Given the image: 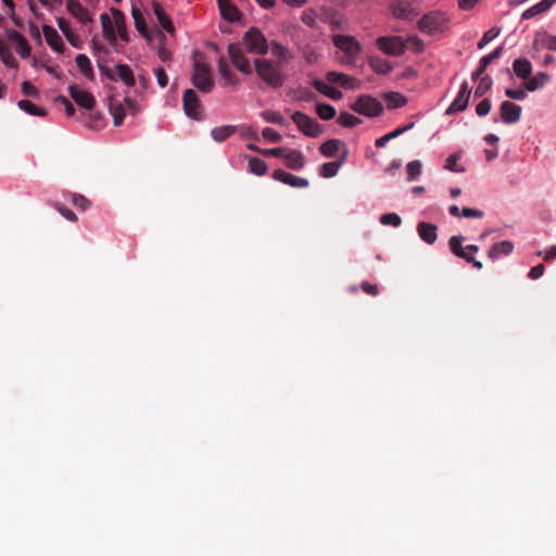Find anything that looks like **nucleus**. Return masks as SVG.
I'll list each match as a JSON object with an SVG mask.
<instances>
[{
    "label": "nucleus",
    "instance_id": "nucleus-53",
    "mask_svg": "<svg viewBox=\"0 0 556 556\" xmlns=\"http://www.w3.org/2000/svg\"><path fill=\"white\" fill-rule=\"evenodd\" d=\"M501 33L500 28H491L486 30L480 41L478 42V49H483L488 43H490L492 40H494Z\"/></svg>",
    "mask_w": 556,
    "mask_h": 556
},
{
    "label": "nucleus",
    "instance_id": "nucleus-18",
    "mask_svg": "<svg viewBox=\"0 0 556 556\" xmlns=\"http://www.w3.org/2000/svg\"><path fill=\"white\" fill-rule=\"evenodd\" d=\"M273 178L293 188H306L309 185L306 178L294 176L282 169L274 170Z\"/></svg>",
    "mask_w": 556,
    "mask_h": 556
},
{
    "label": "nucleus",
    "instance_id": "nucleus-47",
    "mask_svg": "<svg viewBox=\"0 0 556 556\" xmlns=\"http://www.w3.org/2000/svg\"><path fill=\"white\" fill-rule=\"evenodd\" d=\"M460 157L462 155L459 153L451 154L445 161L444 168L453 173H464L465 168L457 165V162L460 160Z\"/></svg>",
    "mask_w": 556,
    "mask_h": 556
},
{
    "label": "nucleus",
    "instance_id": "nucleus-31",
    "mask_svg": "<svg viewBox=\"0 0 556 556\" xmlns=\"http://www.w3.org/2000/svg\"><path fill=\"white\" fill-rule=\"evenodd\" d=\"M218 73L225 80L226 85L237 86L239 84L238 77L230 71V67L224 56H220L217 62Z\"/></svg>",
    "mask_w": 556,
    "mask_h": 556
},
{
    "label": "nucleus",
    "instance_id": "nucleus-11",
    "mask_svg": "<svg viewBox=\"0 0 556 556\" xmlns=\"http://www.w3.org/2000/svg\"><path fill=\"white\" fill-rule=\"evenodd\" d=\"M471 89L466 80L460 84L459 91L456 98L453 100L451 105L446 109L445 114L452 115L458 112H463L467 109Z\"/></svg>",
    "mask_w": 556,
    "mask_h": 556
},
{
    "label": "nucleus",
    "instance_id": "nucleus-45",
    "mask_svg": "<svg viewBox=\"0 0 556 556\" xmlns=\"http://www.w3.org/2000/svg\"><path fill=\"white\" fill-rule=\"evenodd\" d=\"M17 105L21 110L25 111L29 115H34V116H45L46 115V111L42 108L35 105L29 100H20L17 102Z\"/></svg>",
    "mask_w": 556,
    "mask_h": 556
},
{
    "label": "nucleus",
    "instance_id": "nucleus-12",
    "mask_svg": "<svg viewBox=\"0 0 556 556\" xmlns=\"http://www.w3.org/2000/svg\"><path fill=\"white\" fill-rule=\"evenodd\" d=\"M395 18L410 21L418 14V9L412 0H397L391 5Z\"/></svg>",
    "mask_w": 556,
    "mask_h": 556
},
{
    "label": "nucleus",
    "instance_id": "nucleus-21",
    "mask_svg": "<svg viewBox=\"0 0 556 556\" xmlns=\"http://www.w3.org/2000/svg\"><path fill=\"white\" fill-rule=\"evenodd\" d=\"M42 31L46 38L47 43L55 51L62 53L65 49L64 42L58 31L49 26L43 25Z\"/></svg>",
    "mask_w": 556,
    "mask_h": 556
},
{
    "label": "nucleus",
    "instance_id": "nucleus-26",
    "mask_svg": "<svg viewBox=\"0 0 556 556\" xmlns=\"http://www.w3.org/2000/svg\"><path fill=\"white\" fill-rule=\"evenodd\" d=\"M67 10L68 12L75 16L79 22L83 24L90 23L91 16L87 9H85L78 1L76 0H68L67 1Z\"/></svg>",
    "mask_w": 556,
    "mask_h": 556
},
{
    "label": "nucleus",
    "instance_id": "nucleus-56",
    "mask_svg": "<svg viewBox=\"0 0 556 556\" xmlns=\"http://www.w3.org/2000/svg\"><path fill=\"white\" fill-rule=\"evenodd\" d=\"M73 205H75L76 207L85 211L87 208H89L91 202L85 198L84 195L81 194H78V193H73L72 194V199H71Z\"/></svg>",
    "mask_w": 556,
    "mask_h": 556
},
{
    "label": "nucleus",
    "instance_id": "nucleus-19",
    "mask_svg": "<svg viewBox=\"0 0 556 556\" xmlns=\"http://www.w3.org/2000/svg\"><path fill=\"white\" fill-rule=\"evenodd\" d=\"M8 39L15 45L16 52L26 59L30 55V46L26 38L15 29H7Z\"/></svg>",
    "mask_w": 556,
    "mask_h": 556
},
{
    "label": "nucleus",
    "instance_id": "nucleus-15",
    "mask_svg": "<svg viewBox=\"0 0 556 556\" xmlns=\"http://www.w3.org/2000/svg\"><path fill=\"white\" fill-rule=\"evenodd\" d=\"M70 94L77 105L80 108L91 111L96 105L94 97L86 91L78 88L77 85H71L68 87Z\"/></svg>",
    "mask_w": 556,
    "mask_h": 556
},
{
    "label": "nucleus",
    "instance_id": "nucleus-28",
    "mask_svg": "<svg viewBox=\"0 0 556 556\" xmlns=\"http://www.w3.org/2000/svg\"><path fill=\"white\" fill-rule=\"evenodd\" d=\"M153 12L162 26L164 30H166L168 34L174 35L175 34V27L170 20V17L165 13L162 5L157 2H153Z\"/></svg>",
    "mask_w": 556,
    "mask_h": 556
},
{
    "label": "nucleus",
    "instance_id": "nucleus-30",
    "mask_svg": "<svg viewBox=\"0 0 556 556\" xmlns=\"http://www.w3.org/2000/svg\"><path fill=\"white\" fill-rule=\"evenodd\" d=\"M533 48L556 51V36L547 33L538 34L533 40Z\"/></svg>",
    "mask_w": 556,
    "mask_h": 556
},
{
    "label": "nucleus",
    "instance_id": "nucleus-60",
    "mask_svg": "<svg viewBox=\"0 0 556 556\" xmlns=\"http://www.w3.org/2000/svg\"><path fill=\"white\" fill-rule=\"evenodd\" d=\"M154 74L157 79V84L161 88H165L168 85V77L165 70L162 66H159L154 70Z\"/></svg>",
    "mask_w": 556,
    "mask_h": 556
},
{
    "label": "nucleus",
    "instance_id": "nucleus-64",
    "mask_svg": "<svg viewBox=\"0 0 556 556\" xmlns=\"http://www.w3.org/2000/svg\"><path fill=\"white\" fill-rule=\"evenodd\" d=\"M55 208L58 210V212L64 217L66 218L67 220L72 222V223H75L77 222V216L74 212H72L70 208L63 206V205H60L58 204L55 206Z\"/></svg>",
    "mask_w": 556,
    "mask_h": 556
},
{
    "label": "nucleus",
    "instance_id": "nucleus-55",
    "mask_svg": "<svg viewBox=\"0 0 556 556\" xmlns=\"http://www.w3.org/2000/svg\"><path fill=\"white\" fill-rule=\"evenodd\" d=\"M505 96L513 100L522 101L527 98V89L518 88V89H511L506 88L505 89Z\"/></svg>",
    "mask_w": 556,
    "mask_h": 556
},
{
    "label": "nucleus",
    "instance_id": "nucleus-1",
    "mask_svg": "<svg viewBox=\"0 0 556 556\" xmlns=\"http://www.w3.org/2000/svg\"><path fill=\"white\" fill-rule=\"evenodd\" d=\"M111 13L114 22L106 13H102L100 15L101 26L104 38L109 41L111 46H115L117 42L116 31L122 40L128 42L129 36L126 27V18L124 13L115 8L111 9Z\"/></svg>",
    "mask_w": 556,
    "mask_h": 556
},
{
    "label": "nucleus",
    "instance_id": "nucleus-33",
    "mask_svg": "<svg viewBox=\"0 0 556 556\" xmlns=\"http://www.w3.org/2000/svg\"><path fill=\"white\" fill-rule=\"evenodd\" d=\"M526 89L529 92H533L536 89L543 88L549 80L551 76L545 72H538L533 77L526 79Z\"/></svg>",
    "mask_w": 556,
    "mask_h": 556
},
{
    "label": "nucleus",
    "instance_id": "nucleus-10",
    "mask_svg": "<svg viewBox=\"0 0 556 556\" xmlns=\"http://www.w3.org/2000/svg\"><path fill=\"white\" fill-rule=\"evenodd\" d=\"M352 110L366 116H377L382 111V105L370 96H361L352 105Z\"/></svg>",
    "mask_w": 556,
    "mask_h": 556
},
{
    "label": "nucleus",
    "instance_id": "nucleus-4",
    "mask_svg": "<svg viewBox=\"0 0 556 556\" xmlns=\"http://www.w3.org/2000/svg\"><path fill=\"white\" fill-rule=\"evenodd\" d=\"M409 47L416 52L424 51V42L415 35L406 37L402 36H384V53L392 55H401Z\"/></svg>",
    "mask_w": 556,
    "mask_h": 556
},
{
    "label": "nucleus",
    "instance_id": "nucleus-6",
    "mask_svg": "<svg viewBox=\"0 0 556 556\" xmlns=\"http://www.w3.org/2000/svg\"><path fill=\"white\" fill-rule=\"evenodd\" d=\"M448 25V17L444 12L433 11L425 14L418 21V29L426 35L443 33Z\"/></svg>",
    "mask_w": 556,
    "mask_h": 556
},
{
    "label": "nucleus",
    "instance_id": "nucleus-42",
    "mask_svg": "<svg viewBox=\"0 0 556 556\" xmlns=\"http://www.w3.org/2000/svg\"><path fill=\"white\" fill-rule=\"evenodd\" d=\"M249 170L256 176H264L267 173V164L262 159L248 156Z\"/></svg>",
    "mask_w": 556,
    "mask_h": 556
},
{
    "label": "nucleus",
    "instance_id": "nucleus-46",
    "mask_svg": "<svg viewBox=\"0 0 556 556\" xmlns=\"http://www.w3.org/2000/svg\"><path fill=\"white\" fill-rule=\"evenodd\" d=\"M156 37L160 41V47L157 48V56L163 62L169 61L172 59V53L164 46L166 41V36L164 35L163 31L156 30Z\"/></svg>",
    "mask_w": 556,
    "mask_h": 556
},
{
    "label": "nucleus",
    "instance_id": "nucleus-9",
    "mask_svg": "<svg viewBox=\"0 0 556 556\" xmlns=\"http://www.w3.org/2000/svg\"><path fill=\"white\" fill-rule=\"evenodd\" d=\"M184 111L193 119H202V105L193 89H187L182 97Z\"/></svg>",
    "mask_w": 556,
    "mask_h": 556
},
{
    "label": "nucleus",
    "instance_id": "nucleus-51",
    "mask_svg": "<svg viewBox=\"0 0 556 556\" xmlns=\"http://www.w3.org/2000/svg\"><path fill=\"white\" fill-rule=\"evenodd\" d=\"M338 123L343 127H354L361 123V119L348 112L340 113Z\"/></svg>",
    "mask_w": 556,
    "mask_h": 556
},
{
    "label": "nucleus",
    "instance_id": "nucleus-35",
    "mask_svg": "<svg viewBox=\"0 0 556 556\" xmlns=\"http://www.w3.org/2000/svg\"><path fill=\"white\" fill-rule=\"evenodd\" d=\"M131 16L134 18L135 27L138 30V33L140 35H142L147 40H151V36H150V33H149L148 26L146 24L143 14H142L141 10L138 7L132 5V8H131Z\"/></svg>",
    "mask_w": 556,
    "mask_h": 556
},
{
    "label": "nucleus",
    "instance_id": "nucleus-27",
    "mask_svg": "<svg viewBox=\"0 0 556 556\" xmlns=\"http://www.w3.org/2000/svg\"><path fill=\"white\" fill-rule=\"evenodd\" d=\"M513 71L520 79H528L532 74V64L526 58H518L513 62Z\"/></svg>",
    "mask_w": 556,
    "mask_h": 556
},
{
    "label": "nucleus",
    "instance_id": "nucleus-37",
    "mask_svg": "<svg viewBox=\"0 0 556 556\" xmlns=\"http://www.w3.org/2000/svg\"><path fill=\"white\" fill-rule=\"evenodd\" d=\"M313 86L318 92L329 97L332 100H339L342 98V92L340 90L320 79H315L313 81Z\"/></svg>",
    "mask_w": 556,
    "mask_h": 556
},
{
    "label": "nucleus",
    "instance_id": "nucleus-5",
    "mask_svg": "<svg viewBox=\"0 0 556 556\" xmlns=\"http://www.w3.org/2000/svg\"><path fill=\"white\" fill-rule=\"evenodd\" d=\"M255 72L271 88H279L285 83V76L277 65L267 59H256Z\"/></svg>",
    "mask_w": 556,
    "mask_h": 556
},
{
    "label": "nucleus",
    "instance_id": "nucleus-52",
    "mask_svg": "<svg viewBox=\"0 0 556 556\" xmlns=\"http://www.w3.org/2000/svg\"><path fill=\"white\" fill-rule=\"evenodd\" d=\"M271 52L274 55L280 59L282 62H287L289 59H291V53L285 46L274 42L271 46Z\"/></svg>",
    "mask_w": 556,
    "mask_h": 556
},
{
    "label": "nucleus",
    "instance_id": "nucleus-20",
    "mask_svg": "<svg viewBox=\"0 0 556 556\" xmlns=\"http://www.w3.org/2000/svg\"><path fill=\"white\" fill-rule=\"evenodd\" d=\"M282 157L285 159L286 166L290 169L299 170L302 169L305 165V157L299 150L287 149V152H285Z\"/></svg>",
    "mask_w": 556,
    "mask_h": 556
},
{
    "label": "nucleus",
    "instance_id": "nucleus-41",
    "mask_svg": "<svg viewBox=\"0 0 556 556\" xmlns=\"http://www.w3.org/2000/svg\"><path fill=\"white\" fill-rule=\"evenodd\" d=\"M344 163H345L344 159H340L338 161L325 163V164L321 165L319 174H320V176H323L325 178L334 177L338 174L339 168Z\"/></svg>",
    "mask_w": 556,
    "mask_h": 556
},
{
    "label": "nucleus",
    "instance_id": "nucleus-25",
    "mask_svg": "<svg viewBox=\"0 0 556 556\" xmlns=\"http://www.w3.org/2000/svg\"><path fill=\"white\" fill-rule=\"evenodd\" d=\"M437 226L427 223V222H420L417 225V232L422 241H425L427 244H432L437 240Z\"/></svg>",
    "mask_w": 556,
    "mask_h": 556
},
{
    "label": "nucleus",
    "instance_id": "nucleus-16",
    "mask_svg": "<svg viewBox=\"0 0 556 556\" xmlns=\"http://www.w3.org/2000/svg\"><path fill=\"white\" fill-rule=\"evenodd\" d=\"M320 153L326 157H334L341 153L340 159L346 160L349 151L344 142L339 139H330L324 142L319 148Z\"/></svg>",
    "mask_w": 556,
    "mask_h": 556
},
{
    "label": "nucleus",
    "instance_id": "nucleus-24",
    "mask_svg": "<svg viewBox=\"0 0 556 556\" xmlns=\"http://www.w3.org/2000/svg\"><path fill=\"white\" fill-rule=\"evenodd\" d=\"M326 78L329 84H339L341 87L346 89H353L357 85V80L355 78L339 72H328Z\"/></svg>",
    "mask_w": 556,
    "mask_h": 556
},
{
    "label": "nucleus",
    "instance_id": "nucleus-36",
    "mask_svg": "<svg viewBox=\"0 0 556 556\" xmlns=\"http://www.w3.org/2000/svg\"><path fill=\"white\" fill-rule=\"evenodd\" d=\"M115 76L122 80L127 87H132L136 84V78L131 68L127 64H117L115 66Z\"/></svg>",
    "mask_w": 556,
    "mask_h": 556
},
{
    "label": "nucleus",
    "instance_id": "nucleus-50",
    "mask_svg": "<svg viewBox=\"0 0 556 556\" xmlns=\"http://www.w3.org/2000/svg\"><path fill=\"white\" fill-rule=\"evenodd\" d=\"M479 79L480 80H479V84H478V86H477V88L475 90V94L477 97H482L484 93H486L491 89V87L493 85V80L488 75L486 76H482L481 75Z\"/></svg>",
    "mask_w": 556,
    "mask_h": 556
},
{
    "label": "nucleus",
    "instance_id": "nucleus-40",
    "mask_svg": "<svg viewBox=\"0 0 556 556\" xmlns=\"http://www.w3.org/2000/svg\"><path fill=\"white\" fill-rule=\"evenodd\" d=\"M75 61H76L77 67L81 72V74L86 78L93 80L94 73H93V68H92L89 58L86 54H78V55H76Z\"/></svg>",
    "mask_w": 556,
    "mask_h": 556
},
{
    "label": "nucleus",
    "instance_id": "nucleus-63",
    "mask_svg": "<svg viewBox=\"0 0 556 556\" xmlns=\"http://www.w3.org/2000/svg\"><path fill=\"white\" fill-rule=\"evenodd\" d=\"M303 56L308 64L315 63L318 59V54L315 49L308 46L303 48Z\"/></svg>",
    "mask_w": 556,
    "mask_h": 556
},
{
    "label": "nucleus",
    "instance_id": "nucleus-3",
    "mask_svg": "<svg viewBox=\"0 0 556 556\" xmlns=\"http://www.w3.org/2000/svg\"><path fill=\"white\" fill-rule=\"evenodd\" d=\"M192 85L201 92L208 93L214 88V80L210 65L205 62L203 54L195 53L191 74Z\"/></svg>",
    "mask_w": 556,
    "mask_h": 556
},
{
    "label": "nucleus",
    "instance_id": "nucleus-38",
    "mask_svg": "<svg viewBox=\"0 0 556 556\" xmlns=\"http://www.w3.org/2000/svg\"><path fill=\"white\" fill-rule=\"evenodd\" d=\"M407 98L400 92H384V104L388 109L394 110L406 105Z\"/></svg>",
    "mask_w": 556,
    "mask_h": 556
},
{
    "label": "nucleus",
    "instance_id": "nucleus-7",
    "mask_svg": "<svg viewBox=\"0 0 556 556\" xmlns=\"http://www.w3.org/2000/svg\"><path fill=\"white\" fill-rule=\"evenodd\" d=\"M242 43L252 54L264 55L268 51V42L264 34L256 27H251L244 33Z\"/></svg>",
    "mask_w": 556,
    "mask_h": 556
},
{
    "label": "nucleus",
    "instance_id": "nucleus-44",
    "mask_svg": "<svg viewBox=\"0 0 556 556\" xmlns=\"http://www.w3.org/2000/svg\"><path fill=\"white\" fill-rule=\"evenodd\" d=\"M110 112L114 119V126L122 125L124 118H125V109L122 103L114 102L111 100L110 102Z\"/></svg>",
    "mask_w": 556,
    "mask_h": 556
},
{
    "label": "nucleus",
    "instance_id": "nucleus-58",
    "mask_svg": "<svg viewBox=\"0 0 556 556\" xmlns=\"http://www.w3.org/2000/svg\"><path fill=\"white\" fill-rule=\"evenodd\" d=\"M55 102H58V103H60V104L64 105V109H65L66 115H67L68 117L74 116V114H75V108H74V105L72 104V102H71L66 97H64V96H58V97L55 98Z\"/></svg>",
    "mask_w": 556,
    "mask_h": 556
},
{
    "label": "nucleus",
    "instance_id": "nucleus-14",
    "mask_svg": "<svg viewBox=\"0 0 556 556\" xmlns=\"http://www.w3.org/2000/svg\"><path fill=\"white\" fill-rule=\"evenodd\" d=\"M465 238L463 236H453L450 241V250L457 257L464 258L466 262H471L472 256L468 255L467 251H471L472 253H477L479 251V247L476 244H469L467 247H463Z\"/></svg>",
    "mask_w": 556,
    "mask_h": 556
},
{
    "label": "nucleus",
    "instance_id": "nucleus-13",
    "mask_svg": "<svg viewBox=\"0 0 556 556\" xmlns=\"http://www.w3.org/2000/svg\"><path fill=\"white\" fill-rule=\"evenodd\" d=\"M228 55L233 66L243 74H251L252 67L238 43L228 45Z\"/></svg>",
    "mask_w": 556,
    "mask_h": 556
},
{
    "label": "nucleus",
    "instance_id": "nucleus-29",
    "mask_svg": "<svg viewBox=\"0 0 556 556\" xmlns=\"http://www.w3.org/2000/svg\"><path fill=\"white\" fill-rule=\"evenodd\" d=\"M217 4L222 16L229 21L236 22L240 18V13L235 4L230 0H217Z\"/></svg>",
    "mask_w": 556,
    "mask_h": 556
},
{
    "label": "nucleus",
    "instance_id": "nucleus-59",
    "mask_svg": "<svg viewBox=\"0 0 556 556\" xmlns=\"http://www.w3.org/2000/svg\"><path fill=\"white\" fill-rule=\"evenodd\" d=\"M491 108H492L491 101L489 99H483L476 106V113L480 117L486 116L490 113Z\"/></svg>",
    "mask_w": 556,
    "mask_h": 556
},
{
    "label": "nucleus",
    "instance_id": "nucleus-8",
    "mask_svg": "<svg viewBox=\"0 0 556 556\" xmlns=\"http://www.w3.org/2000/svg\"><path fill=\"white\" fill-rule=\"evenodd\" d=\"M291 118L298 126L299 130H301L307 137L316 138L323 131L321 126L317 123L316 119L300 111L294 112Z\"/></svg>",
    "mask_w": 556,
    "mask_h": 556
},
{
    "label": "nucleus",
    "instance_id": "nucleus-22",
    "mask_svg": "<svg viewBox=\"0 0 556 556\" xmlns=\"http://www.w3.org/2000/svg\"><path fill=\"white\" fill-rule=\"evenodd\" d=\"M503 53V47H497L491 53L482 56L479 62L478 68L472 72L471 79L477 80L484 73L486 67L497 58H500Z\"/></svg>",
    "mask_w": 556,
    "mask_h": 556
},
{
    "label": "nucleus",
    "instance_id": "nucleus-61",
    "mask_svg": "<svg viewBox=\"0 0 556 556\" xmlns=\"http://www.w3.org/2000/svg\"><path fill=\"white\" fill-rule=\"evenodd\" d=\"M22 91L26 97L37 98L39 96V90L29 81L22 84Z\"/></svg>",
    "mask_w": 556,
    "mask_h": 556
},
{
    "label": "nucleus",
    "instance_id": "nucleus-34",
    "mask_svg": "<svg viewBox=\"0 0 556 556\" xmlns=\"http://www.w3.org/2000/svg\"><path fill=\"white\" fill-rule=\"evenodd\" d=\"M556 3V0H541L539 3L532 5L531 8L527 9L522 15V20H530L539 14H542L551 9V7Z\"/></svg>",
    "mask_w": 556,
    "mask_h": 556
},
{
    "label": "nucleus",
    "instance_id": "nucleus-32",
    "mask_svg": "<svg viewBox=\"0 0 556 556\" xmlns=\"http://www.w3.org/2000/svg\"><path fill=\"white\" fill-rule=\"evenodd\" d=\"M218 73L225 80L226 85L237 86L239 84L238 77L230 71V67L224 56H220L217 62Z\"/></svg>",
    "mask_w": 556,
    "mask_h": 556
},
{
    "label": "nucleus",
    "instance_id": "nucleus-2",
    "mask_svg": "<svg viewBox=\"0 0 556 556\" xmlns=\"http://www.w3.org/2000/svg\"><path fill=\"white\" fill-rule=\"evenodd\" d=\"M333 45L338 48L336 60L342 65H354L359 51V42L349 35L338 34L332 38Z\"/></svg>",
    "mask_w": 556,
    "mask_h": 556
},
{
    "label": "nucleus",
    "instance_id": "nucleus-49",
    "mask_svg": "<svg viewBox=\"0 0 556 556\" xmlns=\"http://www.w3.org/2000/svg\"><path fill=\"white\" fill-rule=\"evenodd\" d=\"M421 167L422 164L418 160L409 162L406 166L407 180L414 181L415 179H417L418 176L421 174Z\"/></svg>",
    "mask_w": 556,
    "mask_h": 556
},
{
    "label": "nucleus",
    "instance_id": "nucleus-48",
    "mask_svg": "<svg viewBox=\"0 0 556 556\" xmlns=\"http://www.w3.org/2000/svg\"><path fill=\"white\" fill-rule=\"evenodd\" d=\"M316 112L321 119L329 121L336 116V109L328 103H319L316 106Z\"/></svg>",
    "mask_w": 556,
    "mask_h": 556
},
{
    "label": "nucleus",
    "instance_id": "nucleus-17",
    "mask_svg": "<svg viewBox=\"0 0 556 556\" xmlns=\"http://www.w3.org/2000/svg\"><path fill=\"white\" fill-rule=\"evenodd\" d=\"M521 106L510 101L502 102L500 106L501 121L504 124H516L521 117Z\"/></svg>",
    "mask_w": 556,
    "mask_h": 556
},
{
    "label": "nucleus",
    "instance_id": "nucleus-62",
    "mask_svg": "<svg viewBox=\"0 0 556 556\" xmlns=\"http://www.w3.org/2000/svg\"><path fill=\"white\" fill-rule=\"evenodd\" d=\"M262 135L270 142L277 143L281 140V136L273 128L266 127L263 129Z\"/></svg>",
    "mask_w": 556,
    "mask_h": 556
},
{
    "label": "nucleus",
    "instance_id": "nucleus-43",
    "mask_svg": "<svg viewBox=\"0 0 556 556\" xmlns=\"http://www.w3.org/2000/svg\"><path fill=\"white\" fill-rule=\"evenodd\" d=\"M262 117L265 122L280 125V126H288V121L279 113L273 110H266L262 112Z\"/></svg>",
    "mask_w": 556,
    "mask_h": 556
},
{
    "label": "nucleus",
    "instance_id": "nucleus-57",
    "mask_svg": "<svg viewBox=\"0 0 556 556\" xmlns=\"http://www.w3.org/2000/svg\"><path fill=\"white\" fill-rule=\"evenodd\" d=\"M58 26L62 30V33L65 35L67 40L73 43L74 34L71 30L68 22L63 17H59Z\"/></svg>",
    "mask_w": 556,
    "mask_h": 556
},
{
    "label": "nucleus",
    "instance_id": "nucleus-54",
    "mask_svg": "<svg viewBox=\"0 0 556 556\" xmlns=\"http://www.w3.org/2000/svg\"><path fill=\"white\" fill-rule=\"evenodd\" d=\"M414 127V123H409L405 126H402V127H399L396 128L395 130L391 131V132H388L384 135V144L395 138H397L399 136L403 135L404 132L408 131L409 129H412Z\"/></svg>",
    "mask_w": 556,
    "mask_h": 556
},
{
    "label": "nucleus",
    "instance_id": "nucleus-39",
    "mask_svg": "<svg viewBox=\"0 0 556 556\" xmlns=\"http://www.w3.org/2000/svg\"><path fill=\"white\" fill-rule=\"evenodd\" d=\"M237 129L238 128L235 125L218 126L211 130V136L216 142H223L232 136Z\"/></svg>",
    "mask_w": 556,
    "mask_h": 556
},
{
    "label": "nucleus",
    "instance_id": "nucleus-23",
    "mask_svg": "<svg viewBox=\"0 0 556 556\" xmlns=\"http://www.w3.org/2000/svg\"><path fill=\"white\" fill-rule=\"evenodd\" d=\"M513 250H514L513 242L508 241V240H504V241L494 243L490 248V250L488 252V256H489V258L495 261V260H498L502 256L509 255L513 252Z\"/></svg>",
    "mask_w": 556,
    "mask_h": 556
}]
</instances>
